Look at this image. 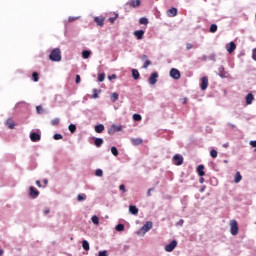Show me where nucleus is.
I'll use <instances>...</instances> for the list:
<instances>
[{
  "label": "nucleus",
  "instance_id": "864d4df0",
  "mask_svg": "<svg viewBox=\"0 0 256 256\" xmlns=\"http://www.w3.org/2000/svg\"><path fill=\"white\" fill-rule=\"evenodd\" d=\"M206 189H207V186H202L200 188V193H204Z\"/></svg>",
  "mask_w": 256,
  "mask_h": 256
},
{
  "label": "nucleus",
  "instance_id": "c9c22d12",
  "mask_svg": "<svg viewBox=\"0 0 256 256\" xmlns=\"http://www.w3.org/2000/svg\"><path fill=\"white\" fill-rule=\"evenodd\" d=\"M91 221L94 223V225H99V217L94 215L92 216Z\"/></svg>",
  "mask_w": 256,
  "mask_h": 256
},
{
  "label": "nucleus",
  "instance_id": "7c9ffc66",
  "mask_svg": "<svg viewBox=\"0 0 256 256\" xmlns=\"http://www.w3.org/2000/svg\"><path fill=\"white\" fill-rule=\"evenodd\" d=\"M111 153L114 157H117V155H119V150H117V147L113 146L111 147Z\"/></svg>",
  "mask_w": 256,
  "mask_h": 256
},
{
  "label": "nucleus",
  "instance_id": "412c9836",
  "mask_svg": "<svg viewBox=\"0 0 256 256\" xmlns=\"http://www.w3.org/2000/svg\"><path fill=\"white\" fill-rule=\"evenodd\" d=\"M96 133H103L105 131V126L103 124H99L95 126Z\"/></svg>",
  "mask_w": 256,
  "mask_h": 256
},
{
  "label": "nucleus",
  "instance_id": "58836bf2",
  "mask_svg": "<svg viewBox=\"0 0 256 256\" xmlns=\"http://www.w3.org/2000/svg\"><path fill=\"white\" fill-rule=\"evenodd\" d=\"M116 231H125V225L123 224H118L116 226Z\"/></svg>",
  "mask_w": 256,
  "mask_h": 256
},
{
  "label": "nucleus",
  "instance_id": "5fc2aeb1",
  "mask_svg": "<svg viewBox=\"0 0 256 256\" xmlns=\"http://www.w3.org/2000/svg\"><path fill=\"white\" fill-rule=\"evenodd\" d=\"M199 183H201V184L205 183V178H203V176H201V177L199 178Z\"/></svg>",
  "mask_w": 256,
  "mask_h": 256
},
{
  "label": "nucleus",
  "instance_id": "37998d69",
  "mask_svg": "<svg viewBox=\"0 0 256 256\" xmlns=\"http://www.w3.org/2000/svg\"><path fill=\"white\" fill-rule=\"evenodd\" d=\"M53 139H55V141H59V139H63V135H61V134H55V135L53 136Z\"/></svg>",
  "mask_w": 256,
  "mask_h": 256
},
{
  "label": "nucleus",
  "instance_id": "603ef678",
  "mask_svg": "<svg viewBox=\"0 0 256 256\" xmlns=\"http://www.w3.org/2000/svg\"><path fill=\"white\" fill-rule=\"evenodd\" d=\"M108 79L111 81L112 79H117V74H112L111 76H108Z\"/></svg>",
  "mask_w": 256,
  "mask_h": 256
},
{
  "label": "nucleus",
  "instance_id": "0eeeda50",
  "mask_svg": "<svg viewBox=\"0 0 256 256\" xmlns=\"http://www.w3.org/2000/svg\"><path fill=\"white\" fill-rule=\"evenodd\" d=\"M170 77H172V79H181V72H179V70H177V68H172L170 70Z\"/></svg>",
  "mask_w": 256,
  "mask_h": 256
},
{
  "label": "nucleus",
  "instance_id": "ddd939ff",
  "mask_svg": "<svg viewBox=\"0 0 256 256\" xmlns=\"http://www.w3.org/2000/svg\"><path fill=\"white\" fill-rule=\"evenodd\" d=\"M237 49V45H235V42H230L226 45V50L228 53H233Z\"/></svg>",
  "mask_w": 256,
  "mask_h": 256
},
{
  "label": "nucleus",
  "instance_id": "a18cd8bd",
  "mask_svg": "<svg viewBox=\"0 0 256 256\" xmlns=\"http://www.w3.org/2000/svg\"><path fill=\"white\" fill-rule=\"evenodd\" d=\"M36 111L39 115H41V113H43V106H37Z\"/></svg>",
  "mask_w": 256,
  "mask_h": 256
},
{
  "label": "nucleus",
  "instance_id": "423d86ee",
  "mask_svg": "<svg viewBox=\"0 0 256 256\" xmlns=\"http://www.w3.org/2000/svg\"><path fill=\"white\" fill-rule=\"evenodd\" d=\"M29 195L32 199H37V197H39V190H37V188L34 186H30Z\"/></svg>",
  "mask_w": 256,
  "mask_h": 256
},
{
  "label": "nucleus",
  "instance_id": "09e8293b",
  "mask_svg": "<svg viewBox=\"0 0 256 256\" xmlns=\"http://www.w3.org/2000/svg\"><path fill=\"white\" fill-rule=\"evenodd\" d=\"M119 189H120V191H122V193H125V191H126L124 184H121V185L119 186Z\"/></svg>",
  "mask_w": 256,
  "mask_h": 256
},
{
  "label": "nucleus",
  "instance_id": "20e7f679",
  "mask_svg": "<svg viewBox=\"0 0 256 256\" xmlns=\"http://www.w3.org/2000/svg\"><path fill=\"white\" fill-rule=\"evenodd\" d=\"M123 129V126L119 125H115L113 124L109 129H108V134L109 135H115V133L121 131Z\"/></svg>",
  "mask_w": 256,
  "mask_h": 256
},
{
  "label": "nucleus",
  "instance_id": "f3484780",
  "mask_svg": "<svg viewBox=\"0 0 256 256\" xmlns=\"http://www.w3.org/2000/svg\"><path fill=\"white\" fill-rule=\"evenodd\" d=\"M197 173L200 177H204L205 175V166L203 164L197 167Z\"/></svg>",
  "mask_w": 256,
  "mask_h": 256
},
{
  "label": "nucleus",
  "instance_id": "052dcab7",
  "mask_svg": "<svg viewBox=\"0 0 256 256\" xmlns=\"http://www.w3.org/2000/svg\"><path fill=\"white\" fill-rule=\"evenodd\" d=\"M229 127H231V129H235V125L232 123H228Z\"/></svg>",
  "mask_w": 256,
  "mask_h": 256
},
{
  "label": "nucleus",
  "instance_id": "5701e85b",
  "mask_svg": "<svg viewBox=\"0 0 256 256\" xmlns=\"http://www.w3.org/2000/svg\"><path fill=\"white\" fill-rule=\"evenodd\" d=\"M131 143H132V145H141L143 143V139H141V138H132Z\"/></svg>",
  "mask_w": 256,
  "mask_h": 256
},
{
  "label": "nucleus",
  "instance_id": "3c124183",
  "mask_svg": "<svg viewBox=\"0 0 256 256\" xmlns=\"http://www.w3.org/2000/svg\"><path fill=\"white\" fill-rule=\"evenodd\" d=\"M252 59L256 61V48L252 51Z\"/></svg>",
  "mask_w": 256,
  "mask_h": 256
},
{
  "label": "nucleus",
  "instance_id": "49530a36",
  "mask_svg": "<svg viewBox=\"0 0 256 256\" xmlns=\"http://www.w3.org/2000/svg\"><path fill=\"white\" fill-rule=\"evenodd\" d=\"M98 256H109V254L107 253V250H104V251H100L98 253Z\"/></svg>",
  "mask_w": 256,
  "mask_h": 256
},
{
  "label": "nucleus",
  "instance_id": "f8f14e48",
  "mask_svg": "<svg viewBox=\"0 0 256 256\" xmlns=\"http://www.w3.org/2000/svg\"><path fill=\"white\" fill-rule=\"evenodd\" d=\"M30 139L33 143H37L38 141H41V134L33 132L30 134Z\"/></svg>",
  "mask_w": 256,
  "mask_h": 256
},
{
  "label": "nucleus",
  "instance_id": "e2e57ef3",
  "mask_svg": "<svg viewBox=\"0 0 256 256\" xmlns=\"http://www.w3.org/2000/svg\"><path fill=\"white\" fill-rule=\"evenodd\" d=\"M97 97H99V95H98L97 93H94V94H93V98H94V99H97Z\"/></svg>",
  "mask_w": 256,
  "mask_h": 256
},
{
  "label": "nucleus",
  "instance_id": "79ce46f5",
  "mask_svg": "<svg viewBox=\"0 0 256 256\" xmlns=\"http://www.w3.org/2000/svg\"><path fill=\"white\" fill-rule=\"evenodd\" d=\"M133 119H134V121H141L142 117L140 114H134Z\"/></svg>",
  "mask_w": 256,
  "mask_h": 256
},
{
  "label": "nucleus",
  "instance_id": "2f4dec72",
  "mask_svg": "<svg viewBox=\"0 0 256 256\" xmlns=\"http://www.w3.org/2000/svg\"><path fill=\"white\" fill-rule=\"evenodd\" d=\"M139 23H140V25H148L149 20L147 18H140Z\"/></svg>",
  "mask_w": 256,
  "mask_h": 256
},
{
  "label": "nucleus",
  "instance_id": "2eb2a0df",
  "mask_svg": "<svg viewBox=\"0 0 256 256\" xmlns=\"http://www.w3.org/2000/svg\"><path fill=\"white\" fill-rule=\"evenodd\" d=\"M141 59H142V61H145L144 65L142 66L143 69H147V67H149V65H151V60H149V57L147 55H142Z\"/></svg>",
  "mask_w": 256,
  "mask_h": 256
},
{
  "label": "nucleus",
  "instance_id": "ea45409f",
  "mask_svg": "<svg viewBox=\"0 0 256 256\" xmlns=\"http://www.w3.org/2000/svg\"><path fill=\"white\" fill-rule=\"evenodd\" d=\"M95 175H96V177H103V170L97 169V170L95 171Z\"/></svg>",
  "mask_w": 256,
  "mask_h": 256
},
{
  "label": "nucleus",
  "instance_id": "7ed1b4c3",
  "mask_svg": "<svg viewBox=\"0 0 256 256\" xmlns=\"http://www.w3.org/2000/svg\"><path fill=\"white\" fill-rule=\"evenodd\" d=\"M175 247H177V240H172L169 244L165 246V251L167 253H171L175 250Z\"/></svg>",
  "mask_w": 256,
  "mask_h": 256
},
{
  "label": "nucleus",
  "instance_id": "774afa93",
  "mask_svg": "<svg viewBox=\"0 0 256 256\" xmlns=\"http://www.w3.org/2000/svg\"><path fill=\"white\" fill-rule=\"evenodd\" d=\"M224 147H227V145H224Z\"/></svg>",
  "mask_w": 256,
  "mask_h": 256
},
{
  "label": "nucleus",
  "instance_id": "6e6552de",
  "mask_svg": "<svg viewBox=\"0 0 256 256\" xmlns=\"http://www.w3.org/2000/svg\"><path fill=\"white\" fill-rule=\"evenodd\" d=\"M157 79H159V74L157 72H154L149 77L148 82L150 85H155L157 83Z\"/></svg>",
  "mask_w": 256,
  "mask_h": 256
},
{
  "label": "nucleus",
  "instance_id": "bf43d9fd",
  "mask_svg": "<svg viewBox=\"0 0 256 256\" xmlns=\"http://www.w3.org/2000/svg\"><path fill=\"white\" fill-rule=\"evenodd\" d=\"M49 213H50L49 209L44 210V215H49Z\"/></svg>",
  "mask_w": 256,
  "mask_h": 256
},
{
  "label": "nucleus",
  "instance_id": "f704fd0d",
  "mask_svg": "<svg viewBox=\"0 0 256 256\" xmlns=\"http://www.w3.org/2000/svg\"><path fill=\"white\" fill-rule=\"evenodd\" d=\"M217 150H215V149H212L211 151H210V156L212 157V159H217Z\"/></svg>",
  "mask_w": 256,
  "mask_h": 256
},
{
  "label": "nucleus",
  "instance_id": "e433bc0d",
  "mask_svg": "<svg viewBox=\"0 0 256 256\" xmlns=\"http://www.w3.org/2000/svg\"><path fill=\"white\" fill-rule=\"evenodd\" d=\"M210 33H217V24H212L210 26Z\"/></svg>",
  "mask_w": 256,
  "mask_h": 256
},
{
  "label": "nucleus",
  "instance_id": "9d476101",
  "mask_svg": "<svg viewBox=\"0 0 256 256\" xmlns=\"http://www.w3.org/2000/svg\"><path fill=\"white\" fill-rule=\"evenodd\" d=\"M126 5L135 9L136 7H141V0H130L126 3Z\"/></svg>",
  "mask_w": 256,
  "mask_h": 256
},
{
  "label": "nucleus",
  "instance_id": "f257e3e1",
  "mask_svg": "<svg viewBox=\"0 0 256 256\" xmlns=\"http://www.w3.org/2000/svg\"><path fill=\"white\" fill-rule=\"evenodd\" d=\"M50 61L59 62L61 61V49L55 48L49 55Z\"/></svg>",
  "mask_w": 256,
  "mask_h": 256
},
{
  "label": "nucleus",
  "instance_id": "dca6fc26",
  "mask_svg": "<svg viewBox=\"0 0 256 256\" xmlns=\"http://www.w3.org/2000/svg\"><path fill=\"white\" fill-rule=\"evenodd\" d=\"M133 35L136 37V39L141 40V39H143V36L145 35V31L136 30V31H134Z\"/></svg>",
  "mask_w": 256,
  "mask_h": 256
},
{
  "label": "nucleus",
  "instance_id": "bb28decb",
  "mask_svg": "<svg viewBox=\"0 0 256 256\" xmlns=\"http://www.w3.org/2000/svg\"><path fill=\"white\" fill-rule=\"evenodd\" d=\"M94 145H96L97 147H101V145H103V138H96L94 141Z\"/></svg>",
  "mask_w": 256,
  "mask_h": 256
},
{
  "label": "nucleus",
  "instance_id": "4be33fe9",
  "mask_svg": "<svg viewBox=\"0 0 256 256\" xmlns=\"http://www.w3.org/2000/svg\"><path fill=\"white\" fill-rule=\"evenodd\" d=\"M6 125L8 126V129H15V122L11 118L6 121Z\"/></svg>",
  "mask_w": 256,
  "mask_h": 256
},
{
  "label": "nucleus",
  "instance_id": "c756f323",
  "mask_svg": "<svg viewBox=\"0 0 256 256\" xmlns=\"http://www.w3.org/2000/svg\"><path fill=\"white\" fill-rule=\"evenodd\" d=\"M68 129H69L70 133H75L77 131V126H75V124H70L68 126Z\"/></svg>",
  "mask_w": 256,
  "mask_h": 256
},
{
  "label": "nucleus",
  "instance_id": "69168bd1",
  "mask_svg": "<svg viewBox=\"0 0 256 256\" xmlns=\"http://www.w3.org/2000/svg\"><path fill=\"white\" fill-rule=\"evenodd\" d=\"M180 223H183V220H181V222Z\"/></svg>",
  "mask_w": 256,
  "mask_h": 256
},
{
  "label": "nucleus",
  "instance_id": "cd10ccee",
  "mask_svg": "<svg viewBox=\"0 0 256 256\" xmlns=\"http://www.w3.org/2000/svg\"><path fill=\"white\" fill-rule=\"evenodd\" d=\"M132 77L135 80L139 79V71L137 69L132 70Z\"/></svg>",
  "mask_w": 256,
  "mask_h": 256
},
{
  "label": "nucleus",
  "instance_id": "338daca9",
  "mask_svg": "<svg viewBox=\"0 0 256 256\" xmlns=\"http://www.w3.org/2000/svg\"><path fill=\"white\" fill-rule=\"evenodd\" d=\"M180 223H183V220H181V222Z\"/></svg>",
  "mask_w": 256,
  "mask_h": 256
},
{
  "label": "nucleus",
  "instance_id": "a878e982",
  "mask_svg": "<svg viewBox=\"0 0 256 256\" xmlns=\"http://www.w3.org/2000/svg\"><path fill=\"white\" fill-rule=\"evenodd\" d=\"M118 100H119V94H118L117 92L112 93V95H111V101H112L113 103H115V102L118 101Z\"/></svg>",
  "mask_w": 256,
  "mask_h": 256
},
{
  "label": "nucleus",
  "instance_id": "aec40b11",
  "mask_svg": "<svg viewBox=\"0 0 256 256\" xmlns=\"http://www.w3.org/2000/svg\"><path fill=\"white\" fill-rule=\"evenodd\" d=\"M254 100H255V96H253L252 93L247 94V96H246V104L247 105H251V103H253Z\"/></svg>",
  "mask_w": 256,
  "mask_h": 256
},
{
  "label": "nucleus",
  "instance_id": "6ab92c4d",
  "mask_svg": "<svg viewBox=\"0 0 256 256\" xmlns=\"http://www.w3.org/2000/svg\"><path fill=\"white\" fill-rule=\"evenodd\" d=\"M167 15H168V17H176V15H177V8L172 7L171 9H169L167 11Z\"/></svg>",
  "mask_w": 256,
  "mask_h": 256
},
{
  "label": "nucleus",
  "instance_id": "4d7b16f0",
  "mask_svg": "<svg viewBox=\"0 0 256 256\" xmlns=\"http://www.w3.org/2000/svg\"><path fill=\"white\" fill-rule=\"evenodd\" d=\"M151 191H153V188L148 189V191H147V196L148 197H151Z\"/></svg>",
  "mask_w": 256,
  "mask_h": 256
},
{
  "label": "nucleus",
  "instance_id": "a211bd4d",
  "mask_svg": "<svg viewBox=\"0 0 256 256\" xmlns=\"http://www.w3.org/2000/svg\"><path fill=\"white\" fill-rule=\"evenodd\" d=\"M129 212H130L132 215H139V208H137V206L130 205V206H129Z\"/></svg>",
  "mask_w": 256,
  "mask_h": 256
},
{
  "label": "nucleus",
  "instance_id": "1a4fd4ad",
  "mask_svg": "<svg viewBox=\"0 0 256 256\" xmlns=\"http://www.w3.org/2000/svg\"><path fill=\"white\" fill-rule=\"evenodd\" d=\"M200 87L202 91H205L209 87V78L207 76L202 77Z\"/></svg>",
  "mask_w": 256,
  "mask_h": 256
},
{
  "label": "nucleus",
  "instance_id": "72a5a7b5",
  "mask_svg": "<svg viewBox=\"0 0 256 256\" xmlns=\"http://www.w3.org/2000/svg\"><path fill=\"white\" fill-rule=\"evenodd\" d=\"M59 123H61V120L59 118L51 120V125H53L54 127H56V125H59Z\"/></svg>",
  "mask_w": 256,
  "mask_h": 256
},
{
  "label": "nucleus",
  "instance_id": "f03ea898",
  "mask_svg": "<svg viewBox=\"0 0 256 256\" xmlns=\"http://www.w3.org/2000/svg\"><path fill=\"white\" fill-rule=\"evenodd\" d=\"M230 233L234 236L239 234V224L237 223V220L230 221Z\"/></svg>",
  "mask_w": 256,
  "mask_h": 256
},
{
  "label": "nucleus",
  "instance_id": "b1692460",
  "mask_svg": "<svg viewBox=\"0 0 256 256\" xmlns=\"http://www.w3.org/2000/svg\"><path fill=\"white\" fill-rule=\"evenodd\" d=\"M241 179H243V176H241V172H236L235 177H234V182L241 183Z\"/></svg>",
  "mask_w": 256,
  "mask_h": 256
},
{
  "label": "nucleus",
  "instance_id": "473e14b6",
  "mask_svg": "<svg viewBox=\"0 0 256 256\" xmlns=\"http://www.w3.org/2000/svg\"><path fill=\"white\" fill-rule=\"evenodd\" d=\"M32 79H33V81H35V83H37V81H39V73L33 72Z\"/></svg>",
  "mask_w": 256,
  "mask_h": 256
},
{
  "label": "nucleus",
  "instance_id": "6e6d98bb",
  "mask_svg": "<svg viewBox=\"0 0 256 256\" xmlns=\"http://www.w3.org/2000/svg\"><path fill=\"white\" fill-rule=\"evenodd\" d=\"M250 145H251V147H256V140L250 141Z\"/></svg>",
  "mask_w": 256,
  "mask_h": 256
},
{
  "label": "nucleus",
  "instance_id": "4c0bfd02",
  "mask_svg": "<svg viewBox=\"0 0 256 256\" xmlns=\"http://www.w3.org/2000/svg\"><path fill=\"white\" fill-rule=\"evenodd\" d=\"M77 199H78V201H85V199H87V195H85V194H79V195L77 196Z\"/></svg>",
  "mask_w": 256,
  "mask_h": 256
},
{
  "label": "nucleus",
  "instance_id": "8fccbe9b",
  "mask_svg": "<svg viewBox=\"0 0 256 256\" xmlns=\"http://www.w3.org/2000/svg\"><path fill=\"white\" fill-rule=\"evenodd\" d=\"M75 82H76L77 84L81 83V76H80V75H76V80H75Z\"/></svg>",
  "mask_w": 256,
  "mask_h": 256
},
{
  "label": "nucleus",
  "instance_id": "4468645a",
  "mask_svg": "<svg viewBox=\"0 0 256 256\" xmlns=\"http://www.w3.org/2000/svg\"><path fill=\"white\" fill-rule=\"evenodd\" d=\"M151 229H153V222L151 221H147L142 227V231H145V233H147V231H151Z\"/></svg>",
  "mask_w": 256,
  "mask_h": 256
},
{
  "label": "nucleus",
  "instance_id": "13d9d810",
  "mask_svg": "<svg viewBox=\"0 0 256 256\" xmlns=\"http://www.w3.org/2000/svg\"><path fill=\"white\" fill-rule=\"evenodd\" d=\"M36 185H37V187L41 188V181L37 180Z\"/></svg>",
  "mask_w": 256,
  "mask_h": 256
},
{
  "label": "nucleus",
  "instance_id": "9b49d317",
  "mask_svg": "<svg viewBox=\"0 0 256 256\" xmlns=\"http://www.w3.org/2000/svg\"><path fill=\"white\" fill-rule=\"evenodd\" d=\"M94 21L96 25H98V27H103V25H105V17H102V16L95 17Z\"/></svg>",
  "mask_w": 256,
  "mask_h": 256
},
{
  "label": "nucleus",
  "instance_id": "393cba45",
  "mask_svg": "<svg viewBox=\"0 0 256 256\" xmlns=\"http://www.w3.org/2000/svg\"><path fill=\"white\" fill-rule=\"evenodd\" d=\"M82 57H83V59H89V57H91V51H89V50H84V51L82 52Z\"/></svg>",
  "mask_w": 256,
  "mask_h": 256
},
{
  "label": "nucleus",
  "instance_id": "0e129e2a",
  "mask_svg": "<svg viewBox=\"0 0 256 256\" xmlns=\"http://www.w3.org/2000/svg\"><path fill=\"white\" fill-rule=\"evenodd\" d=\"M3 255V250H0V256Z\"/></svg>",
  "mask_w": 256,
  "mask_h": 256
},
{
  "label": "nucleus",
  "instance_id": "c85d7f7f",
  "mask_svg": "<svg viewBox=\"0 0 256 256\" xmlns=\"http://www.w3.org/2000/svg\"><path fill=\"white\" fill-rule=\"evenodd\" d=\"M82 247L84 251H89V242L87 240L82 241Z\"/></svg>",
  "mask_w": 256,
  "mask_h": 256
},
{
  "label": "nucleus",
  "instance_id": "680f3d73",
  "mask_svg": "<svg viewBox=\"0 0 256 256\" xmlns=\"http://www.w3.org/2000/svg\"><path fill=\"white\" fill-rule=\"evenodd\" d=\"M43 183H44V185H48V183H49V180H47V179H44V180H43Z\"/></svg>",
  "mask_w": 256,
  "mask_h": 256
},
{
  "label": "nucleus",
  "instance_id": "de8ad7c7",
  "mask_svg": "<svg viewBox=\"0 0 256 256\" xmlns=\"http://www.w3.org/2000/svg\"><path fill=\"white\" fill-rule=\"evenodd\" d=\"M186 49H187V51H191V49H193V44L186 43Z\"/></svg>",
  "mask_w": 256,
  "mask_h": 256
},
{
  "label": "nucleus",
  "instance_id": "a19ab883",
  "mask_svg": "<svg viewBox=\"0 0 256 256\" xmlns=\"http://www.w3.org/2000/svg\"><path fill=\"white\" fill-rule=\"evenodd\" d=\"M98 81H99L100 83H103V81H105V74H99V75H98Z\"/></svg>",
  "mask_w": 256,
  "mask_h": 256
},
{
  "label": "nucleus",
  "instance_id": "c03bdc74",
  "mask_svg": "<svg viewBox=\"0 0 256 256\" xmlns=\"http://www.w3.org/2000/svg\"><path fill=\"white\" fill-rule=\"evenodd\" d=\"M118 18H119V14H115V17H110V18H109V21H110L111 23H115V20L118 19Z\"/></svg>",
  "mask_w": 256,
  "mask_h": 256
},
{
  "label": "nucleus",
  "instance_id": "39448f33",
  "mask_svg": "<svg viewBox=\"0 0 256 256\" xmlns=\"http://www.w3.org/2000/svg\"><path fill=\"white\" fill-rule=\"evenodd\" d=\"M173 164L174 165H181L183 163V156L181 154H175L172 158Z\"/></svg>",
  "mask_w": 256,
  "mask_h": 256
}]
</instances>
